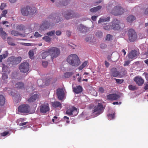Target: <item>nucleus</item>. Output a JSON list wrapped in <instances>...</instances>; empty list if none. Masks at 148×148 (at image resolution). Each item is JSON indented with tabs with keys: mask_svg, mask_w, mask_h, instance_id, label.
<instances>
[{
	"mask_svg": "<svg viewBox=\"0 0 148 148\" xmlns=\"http://www.w3.org/2000/svg\"><path fill=\"white\" fill-rule=\"evenodd\" d=\"M6 6L5 3H1V5L0 6V9L1 10H3Z\"/></svg>",
	"mask_w": 148,
	"mask_h": 148,
	"instance_id": "nucleus-43",
	"label": "nucleus"
},
{
	"mask_svg": "<svg viewBox=\"0 0 148 148\" xmlns=\"http://www.w3.org/2000/svg\"><path fill=\"white\" fill-rule=\"evenodd\" d=\"M30 10H29V11H30V12H32V10L34 9H35V13L36 12V8H34V7H30Z\"/></svg>",
	"mask_w": 148,
	"mask_h": 148,
	"instance_id": "nucleus-59",
	"label": "nucleus"
},
{
	"mask_svg": "<svg viewBox=\"0 0 148 148\" xmlns=\"http://www.w3.org/2000/svg\"><path fill=\"white\" fill-rule=\"evenodd\" d=\"M28 54L29 58L31 59H33V56L34 55L33 51L32 50H30Z\"/></svg>",
	"mask_w": 148,
	"mask_h": 148,
	"instance_id": "nucleus-37",
	"label": "nucleus"
},
{
	"mask_svg": "<svg viewBox=\"0 0 148 148\" xmlns=\"http://www.w3.org/2000/svg\"><path fill=\"white\" fill-rule=\"evenodd\" d=\"M129 39L130 41L134 42L136 38V34L134 30L130 29L128 31Z\"/></svg>",
	"mask_w": 148,
	"mask_h": 148,
	"instance_id": "nucleus-7",
	"label": "nucleus"
},
{
	"mask_svg": "<svg viewBox=\"0 0 148 148\" xmlns=\"http://www.w3.org/2000/svg\"><path fill=\"white\" fill-rule=\"evenodd\" d=\"M138 54V52L136 50L132 51L128 55L129 59L133 60L136 58L137 57Z\"/></svg>",
	"mask_w": 148,
	"mask_h": 148,
	"instance_id": "nucleus-12",
	"label": "nucleus"
},
{
	"mask_svg": "<svg viewBox=\"0 0 148 148\" xmlns=\"http://www.w3.org/2000/svg\"><path fill=\"white\" fill-rule=\"evenodd\" d=\"M49 50L51 58L52 59L58 57L60 53V50L55 47H51L49 49Z\"/></svg>",
	"mask_w": 148,
	"mask_h": 148,
	"instance_id": "nucleus-3",
	"label": "nucleus"
},
{
	"mask_svg": "<svg viewBox=\"0 0 148 148\" xmlns=\"http://www.w3.org/2000/svg\"><path fill=\"white\" fill-rule=\"evenodd\" d=\"M7 13V10H4L3 11L1 15V16L2 17H5L6 14Z\"/></svg>",
	"mask_w": 148,
	"mask_h": 148,
	"instance_id": "nucleus-42",
	"label": "nucleus"
},
{
	"mask_svg": "<svg viewBox=\"0 0 148 148\" xmlns=\"http://www.w3.org/2000/svg\"><path fill=\"white\" fill-rule=\"evenodd\" d=\"M17 0H9V1L12 3H15Z\"/></svg>",
	"mask_w": 148,
	"mask_h": 148,
	"instance_id": "nucleus-62",
	"label": "nucleus"
},
{
	"mask_svg": "<svg viewBox=\"0 0 148 148\" xmlns=\"http://www.w3.org/2000/svg\"><path fill=\"white\" fill-rule=\"evenodd\" d=\"M77 30L80 32H86L89 31V28L82 24H81L78 25Z\"/></svg>",
	"mask_w": 148,
	"mask_h": 148,
	"instance_id": "nucleus-14",
	"label": "nucleus"
},
{
	"mask_svg": "<svg viewBox=\"0 0 148 148\" xmlns=\"http://www.w3.org/2000/svg\"><path fill=\"white\" fill-rule=\"evenodd\" d=\"M19 69L21 72L27 74L29 70V64L27 62H23L19 66Z\"/></svg>",
	"mask_w": 148,
	"mask_h": 148,
	"instance_id": "nucleus-4",
	"label": "nucleus"
},
{
	"mask_svg": "<svg viewBox=\"0 0 148 148\" xmlns=\"http://www.w3.org/2000/svg\"><path fill=\"white\" fill-rule=\"evenodd\" d=\"M8 77L6 73H3L2 76V81L4 83H7L8 82Z\"/></svg>",
	"mask_w": 148,
	"mask_h": 148,
	"instance_id": "nucleus-19",
	"label": "nucleus"
},
{
	"mask_svg": "<svg viewBox=\"0 0 148 148\" xmlns=\"http://www.w3.org/2000/svg\"><path fill=\"white\" fill-rule=\"evenodd\" d=\"M49 55H50V53L49 51V49L42 53L41 54L42 57L43 59H45L47 56Z\"/></svg>",
	"mask_w": 148,
	"mask_h": 148,
	"instance_id": "nucleus-23",
	"label": "nucleus"
},
{
	"mask_svg": "<svg viewBox=\"0 0 148 148\" xmlns=\"http://www.w3.org/2000/svg\"><path fill=\"white\" fill-rule=\"evenodd\" d=\"M31 44L29 43H22V45L26 46H30L31 45Z\"/></svg>",
	"mask_w": 148,
	"mask_h": 148,
	"instance_id": "nucleus-57",
	"label": "nucleus"
},
{
	"mask_svg": "<svg viewBox=\"0 0 148 148\" xmlns=\"http://www.w3.org/2000/svg\"><path fill=\"white\" fill-rule=\"evenodd\" d=\"M42 39L46 42H50L51 41V38L47 36L43 37Z\"/></svg>",
	"mask_w": 148,
	"mask_h": 148,
	"instance_id": "nucleus-30",
	"label": "nucleus"
},
{
	"mask_svg": "<svg viewBox=\"0 0 148 148\" xmlns=\"http://www.w3.org/2000/svg\"><path fill=\"white\" fill-rule=\"evenodd\" d=\"M97 17L98 16H92L91 17V19L93 21H96Z\"/></svg>",
	"mask_w": 148,
	"mask_h": 148,
	"instance_id": "nucleus-53",
	"label": "nucleus"
},
{
	"mask_svg": "<svg viewBox=\"0 0 148 148\" xmlns=\"http://www.w3.org/2000/svg\"><path fill=\"white\" fill-rule=\"evenodd\" d=\"M145 89L146 90L148 89V84H146L145 87Z\"/></svg>",
	"mask_w": 148,
	"mask_h": 148,
	"instance_id": "nucleus-64",
	"label": "nucleus"
},
{
	"mask_svg": "<svg viewBox=\"0 0 148 148\" xmlns=\"http://www.w3.org/2000/svg\"><path fill=\"white\" fill-rule=\"evenodd\" d=\"M8 53L7 51H5L2 55H0V62H1L2 60L6 58L8 55Z\"/></svg>",
	"mask_w": 148,
	"mask_h": 148,
	"instance_id": "nucleus-24",
	"label": "nucleus"
},
{
	"mask_svg": "<svg viewBox=\"0 0 148 148\" xmlns=\"http://www.w3.org/2000/svg\"><path fill=\"white\" fill-rule=\"evenodd\" d=\"M88 63L87 61H86L84 62L79 67L78 69L79 70H82L87 65Z\"/></svg>",
	"mask_w": 148,
	"mask_h": 148,
	"instance_id": "nucleus-29",
	"label": "nucleus"
},
{
	"mask_svg": "<svg viewBox=\"0 0 148 148\" xmlns=\"http://www.w3.org/2000/svg\"><path fill=\"white\" fill-rule=\"evenodd\" d=\"M55 32L54 30L49 31L46 33V35L49 36H52L55 35Z\"/></svg>",
	"mask_w": 148,
	"mask_h": 148,
	"instance_id": "nucleus-31",
	"label": "nucleus"
},
{
	"mask_svg": "<svg viewBox=\"0 0 148 148\" xmlns=\"http://www.w3.org/2000/svg\"><path fill=\"white\" fill-rule=\"evenodd\" d=\"M17 28L20 30H21L23 29V25H22L18 26Z\"/></svg>",
	"mask_w": 148,
	"mask_h": 148,
	"instance_id": "nucleus-56",
	"label": "nucleus"
},
{
	"mask_svg": "<svg viewBox=\"0 0 148 148\" xmlns=\"http://www.w3.org/2000/svg\"><path fill=\"white\" fill-rule=\"evenodd\" d=\"M112 36L110 34H108L107 35L106 39L107 40L109 41L112 40Z\"/></svg>",
	"mask_w": 148,
	"mask_h": 148,
	"instance_id": "nucleus-40",
	"label": "nucleus"
},
{
	"mask_svg": "<svg viewBox=\"0 0 148 148\" xmlns=\"http://www.w3.org/2000/svg\"><path fill=\"white\" fill-rule=\"evenodd\" d=\"M63 15L64 17L66 19H72L76 16V14L73 11L69 10L64 12Z\"/></svg>",
	"mask_w": 148,
	"mask_h": 148,
	"instance_id": "nucleus-6",
	"label": "nucleus"
},
{
	"mask_svg": "<svg viewBox=\"0 0 148 148\" xmlns=\"http://www.w3.org/2000/svg\"><path fill=\"white\" fill-rule=\"evenodd\" d=\"M103 27L104 29L107 30H110L111 29H112V25L110 24H108V25H104Z\"/></svg>",
	"mask_w": 148,
	"mask_h": 148,
	"instance_id": "nucleus-25",
	"label": "nucleus"
},
{
	"mask_svg": "<svg viewBox=\"0 0 148 148\" xmlns=\"http://www.w3.org/2000/svg\"><path fill=\"white\" fill-rule=\"evenodd\" d=\"M24 86V85L23 83L18 82L15 85V87L16 88H22Z\"/></svg>",
	"mask_w": 148,
	"mask_h": 148,
	"instance_id": "nucleus-28",
	"label": "nucleus"
},
{
	"mask_svg": "<svg viewBox=\"0 0 148 148\" xmlns=\"http://www.w3.org/2000/svg\"><path fill=\"white\" fill-rule=\"evenodd\" d=\"M38 97V95L36 93H35L31 96L28 101L29 102H34L36 101Z\"/></svg>",
	"mask_w": 148,
	"mask_h": 148,
	"instance_id": "nucleus-18",
	"label": "nucleus"
},
{
	"mask_svg": "<svg viewBox=\"0 0 148 148\" xmlns=\"http://www.w3.org/2000/svg\"><path fill=\"white\" fill-rule=\"evenodd\" d=\"M11 34L15 36H18L20 35V33L17 31L15 30H12L11 32Z\"/></svg>",
	"mask_w": 148,
	"mask_h": 148,
	"instance_id": "nucleus-35",
	"label": "nucleus"
},
{
	"mask_svg": "<svg viewBox=\"0 0 148 148\" xmlns=\"http://www.w3.org/2000/svg\"><path fill=\"white\" fill-rule=\"evenodd\" d=\"M144 62L148 66V59L145 60Z\"/></svg>",
	"mask_w": 148,
	"mask_h": 148,
	"instance_id": "nucleus-63",
	"label": "nucleus"
},
{
	"mask_svg": "<svg viewBox=\"0 0 148 148\" xmlns=\"http://www.w3.org/2000/svg\"><path fill=\"white\" fill-rule=\"evenodd\" d=\"M101 8V6L99 5L90 8V11L91 12H96L100 10Z\"/></svg>",
	"mask_w": 148,
	"mask_h": 148,
	"instance_id": "nucleus-21",
	"label": "nucleus"
},
{
	"mask_svg": "<svg viewBox=\"0 0 148 148\" xmlns=\"http://www.w3.org/2000/svg\"><path fill=\"white\" fill-rule=\"evenodd\" d=\"M115 4V3L114 1L108 3L106 7L108 11L115 16L123 14L124 11L123 8L119 5H117L113 7Z\"/></svg>",
	"mask_w": 148,
	"mask_h": 148,
	"instance_id": "nucleus-1",
	"label": "nucleus"
},
{
	"mask_svg": "<svg viewBox=\"0 0 148 148\" xmlns=\"http://www.w3.org/2000/svg\"><path fill=\"white\" fill-rule=\"evenodd\" d=\"M112 29L114 30H118L120 28V21L119 20L116 19H114L112 22Z\"/></svg>",
	"mask_w": 148,
	"mask_h": 148,
	"instance_id": "nucleus-9",
	"label": "nucleus"
},
{
	"mask_svg": "<svg viewBox=\"0 0 148 148\" xmlns=\"http://www.w3.org/2000/svg\"><path fill=\"white\" fill-rule=\"evenodd\" d=\"M130 63V61L129 60H127L126 61L124 64V66H127Z\"/></svg>",
	"mask_w": 148,
	"mask_h": 148,
	"instance_id": "nucleus-52",
	"label": "nucleus"
},
{
	"mask_svg": "<svg viewBox=\"0 0 148 148\" xmlns=\"http://www.w3.org/2000/svg\"><path fill=\"white\" fill-rule=\"evenodd\" d=\"M95 35L99 37H101L103 35V33L101 31H97L95 33Z\"/></svg>",
	"mask_w": 148,
	"mask_h": 148,
	"instance_id": "nucleus-38",
	"label": "nucleus"
},
{
	"mask_svg": "<svg viewBox=\"0 0 148 148\" xmlns=\"http://www.w3.org/2000/svg\"><path fill=\"white\" fill-rule=\"evenodd\" d=\"M110 16H101L98 21V23L100 25H103L106 24L105 22H108L110 21Z\"/></svg>",
	"mask_w": 148,
	"mask_h": 148,
	"instance_id": "nucleus-10",
	"label": "nucleus"
},
{
	"mask_svg": "<svg viewBox=\"0 0 148 148\" xmlns=\"http://www.w3.org/2000/svg\"><path fill=\"white\" fill-rule=\"evenodd\" d=\"M66 60L69 64L74 66H78L80 62L78 56L75 54L69 55L67 58Z\"/></svg>",
	"mask_w": 148,
	"mask_h": 148,
	"instance_id": "nucleus-2",
	"label": "nucleus"
},
{
	"mask_svg": "<svg viewBox=\"0 0 148 148\" xmlns=\"http://www.w3.org/2000/svg\"><path fill=\"white\" fill-rule=\"evenodd\" d=\"M99 91L101 93H103L104 92V90L102 87L99 88Z\"/></svg>",
	"mask_w": 148,
	"mask_h": 148,
	"instance_id": "nucleus-51",
	"label": "nucleus"
},
{
	"mask_svg": "<svg viewBox=\"0 0 148 148\" xmlns=\"http://www.w3.org/2000/svg\"><path fill=\"white\" fill-rule=\"evenodd\" d=\"M71 32L69 30H67L66 32V34L68 36H69L71 35Z\"/></svg>",
	"mask_w": 148,
	"mask_h": 148,
	"instance_id": "nucleus-55",
	"label": "nucleus"
},
{
	"mask_svg": "<svg viewBox=\"0 0 148 148\" xmlns=\"http://www.w3.org/2000/svg\"><path fill=\"white\" fill-rule=\"evenodd\" d=\"M34 36L36 37H39L42 36V35L39 34L38 32H35L34 34Z\"/></svg>",
	"mask_w": 148,
	"mask_h": 148,
	"instance_id": "nucleus-47",
	"label": "nucleus"
},
{
	"mask_svg": "<svg viewBox=\"0 0 148 148\" xmlns=\"http://www.w3.org/2000/svg\"><path fill=\"white\" fill-rule=\"evenodd\" d=\"M55 22L58 23L62 21V18H60L59 16H56L55 17Z\"/></svg>",
	"mask_w": 148,
	"mask_h": 148,
	"instance_id": "nucleus-39",
	"label": "nucleus"
},
{
	"mask_svg": "<svg viewBox=\"0 0 148 148\" xmlns=\"http://www.w3.org/2000/svg\"><path fill=\"white\" fill-rule=\"evenodd\" d=\"M49 26V23L48 21H44L40 25L39 30L42 32L46 29H48Z\"/></svg>",
	"mask_w": 148,
	"mask_h": 148,
	"instance_id": "nucleus-11",
	"label": "nucleus"
},
{
	"mask_svg": "<svg viewBox=\"0 0 148 148\" xmlns=\"http://www.w3.org/2000/svg\"><path fill=\"white\" fill-rule=\"evenodd\" d=\"M42 65L44 67H46L48 65V62L47 61H43L42 62Z\"/></svg>",
	"mask_w": 148,
	"mask_h": 148,
	"instance_id": "nucleus-46",
	"label": "nucleus"
},
{
	"mask_svg": "<svg viewBox=\"0 0 148 148\" xmlns=\"http://www.w3.org/2000/svg\"><path fill=\"white\" fill-rule=\"evenodd\" d=\"M57 95L58 98L60 100H62L64 97V93L63 90L62 89H58L57 90Z\"/></svg>",
	"mask_w": 148,
	"mask_h": 148,
	"instance_id": "nucleus-13",
	"label": "nucleus"
},
{
	"mask_svg": "<svg viewBox=\"0 0 148 148\" xmlns=\"http://www.w3.org/2000/svg\"><path fill=\"white\" fill-rule=\"evenodd\" d=\"M91 38L90 37H87L85 38V40L87 42H90L91 41Z\"/></svg>",
	"mask_w": 148,
	"mask_h": 148,
	"instance_id": "nucleus-54",
	"label": "nucleus"
},
{
	"mask_svg": "<svg viewBox=\"0 0 148 148\" xmlns=\"http://www.w3.org/2000/svg\"><path fill=\"white\" fill-rule=\"evenodd\" d=\"M38 86L40 87H42L44 86L43 81L41 79H40L37 81Z\"/></svg>",
	"mask_w": 148,
	"mask_h": 148,
	"instance_id": "nucleus-32",
	"label": "nucleus"
},
{
	"mask_svg": "<svg viewBox=\"0 0 148 148\" xmlns=\"http://www.w3.org/2000/svg\"><path fill=\"white\" fill-rule=\"evenodd\" d=\"M129 89L132 90H134L135 88V86L132 85H130L129 86Z\"/></svg>",
	"mask_w": 148,
	"mask_h": 148,
	"instance_id": "nucleus-49",
	"label": "nucleus"
},
{
	"mask_svg": "<svg viewBox=\"0 0 148 148\" xmlns=\"http://www.w3.org/2000/svg\"><path fill=\"white\" fill-rule=\"evenodd\" d=\"M12 64H17L19 63L21 61V57L15 58L12 57L9 58Z\"/></svg>",
	"mask_w": 148,
	"mask_h": 148,
	"instance_id": "nucleus-15",
	"label": "nucleus"
},
{
	"mask_svg": "<svg viewBox=\"0 0 148 148\" xmlns=\"http://www.w3.org/2000/svg\"><path fill=\"white\" fill-rule=\"evenodd\" d=\"M144 13L146 15H148V8H147L144 12Z\"/></svg>",
	"mask_w": 148,
	"mask_h": 148,
	"instance_id": "nucleus-58",
	"label": "nucleus"
},
{
	"mask_svg": "<svg viewBox=\"0 0 148 148\" xmlns=\"http://www.w3.org/2000/svg\"><path fill=\"white\" fill-rule=\"evenodd\" d=\"M119 97V96L116 94H110L107 96V98L108 100L113 101L117 99Z\"/></svg>",
	"mask_w": 148,
	"mask_h": 148,
	"instance_id": "nucleus-17",
	"label": "nucleus"
},
{
	"mask_svg": "<svg viewBox=\"0 0 148 148\" xmlns=\"http://www.w3.org/2000/svg\"><path fill=\"white\" fill-rule=\"evenodd\" d=\"M56 35L58 36H60L62 34V32L60 30H57L55 33Z\"/></svg>",
	"mask_w": 148,
	"mask_h": 148,
	"instance_id": "nucleus-45",
	"label": "nucleus"
},
{
	"mask_svg": "<svg viewBox=\"0 0 148 148\" xmlns=\"http://www.w3.org/2000/svg\"><path fill=\"white\" fill-rule=\"evenodd\" d=\"M107 47V45L105 43H102L100 45V48L102 49H105Z\"/></svg>",
	"mask_w": 148,
	"mask_h": 148,
	"instance_id": "nucleus-44",
	"label": "nucleus"
},
{
	"mask_svg": "<svg viewBox=\"0 0 148 148\" xmlns=\"http://www.w3.org/2000/svg\"><path fill=\"white\" fill-rule=\"evenodd\" d=\"M5 99L3 96L0 95V102H5Z\"/></svg>",
	"mask_w": 148,
	"mask_h": 148,
	"instance_id": "nucleus-48",
	"label": "nucleus"
},
{
	"mask_svg": "<svg viewBox=\"0 0 148 148\" xmlns=\"http://www.w3.org/2000/svg\"><path fill=\"white\" fill-rule=\"evenodd\" d=\"M8 39V44L11 46H15V44L13 43L12 42V39L10 37H8L7 38Z\"/></svg>",
	"mask_w": 148,
	"mask_h": 148,
	"instance_id": "nucleus-26",
	"label": "nucleus"
},
{
	"mask_svg": "<svg viewBox=\"0 0 148 148\" xmlns=\"http://www.w3.org/2000/svg\"><path fill=\"white\" fill-rule=\"evenodd\" d=\"M110 74L111 77L121 78L123 77L124 76L123 75L121 74L115 68H113L111 69Z\"/></svg>",
	"mask_w": 148,
	"mask_h": 148,
	"instance_id": "nucleus-8",
	"label": "nucleus"
},
{
	"mask_svg": "<svg viewBox=\"0 0 148 148\" xmlns=\"http://www.w3.org/2000/svg\"><path fill=\"white\" fill-rule=\"evenodd\" d=\"M135 19V17L132 15H129L126 19L127 21L129 23H132Z\"/></svg>",
	"mask_w": 148,
	"mask_h": 148,
	"instance_id": "nucleus-22",
	"label": "nucleus"
},
{
	"mask_svg": "<svg viewBox=\"0 0 148 148\" xmlns=\"http://www.w3.org/2000/svg\"><path fill=\"white\" fill-rule=\"evenodd\" d=\"M0 35L3 40H5V39L7 36V34L5 32L3 31V32H1L0 33Z\"/></svg>",
	"mask_w": 148,
	"mask_h": 148,
	"instance_id": "nucleus-34",
	"label": "nucleus"
},
{
	"mask_svg": "<svg viewBox=\"0 0 148 148\" xmlns=\"http://www.w3.org/2000/svg\"><path fill=\"white\" fill-rule=\"evenodd\" d=\"M73 91L76 93L78 94L81 92L82 91V87L80 86H78L75 88H73Z\"/></svg>",
	"mask_w": 148,
	"mask_h": 148,
	"instance_id": "nucleus-20",
	"label": "nucleus"
},
{
	"mask_svg": "<svg viewBox=\"0 0 148 148\" xmlns=\"http://www.w3.org/2000/svg\"><path fill=\"white\" fill-rule=\"evenodd\" d=\"M53 79L51 78L47 79L45 81V84L46 85L53 83Z\"/></svg>",
	"mask_w": 148,
	"mask_h": 148,
	"instance_id": "nucleus-27",
	"label": "nucleus"
},
{
	"mask_svg": "<svg viewBox=\"0 0 148 148\" xmlns=\"http://www.w3.org/2000/svg\"><path fill=\"white\" fill-rule=\"evenodd\" d=\"M78 81L79 82H81L82 81V77H79L77 78Z\"/></svg>",
	"mask_w": 148,
	"mask_h": 148,
	"instance_id": "nucleus-60",
	"label": "nucleus"
},
{
	"mask_svg": "<svg viewBox=\"0 0 148 148\" xmlns=\"http://www.w3.org/2000/svg\"><path fill=\"white\" fill-rule=\"evenodd\" d=\"M105 64L106 65V66L107 67H108L109 66V63L107 62L106 61H105Z\"/></svg>",
	"mask_w": 148,
	"mask_h": 148,
	"instance_id": "nucleus-61",
	"label": "nucleus"
},
{
	"mask_svg": "<svg viewBox=\"0 0 148 148\" xmlns=\"http://www.w3.org/2000/svg\"><path fill=\"white\" fill-rule=\"evenodd\" d=\"M73 73L72 72H67L64 74V76L66 78H69L73 75Z\"/></svg>",
	"mask_w": 148,
	"mask_h": 148,
	"instance_id": "nucleus-33",
	"label": "nucleus"
},
{
	"mask_svg": "<svg viewBox=\"0 0 148 148\" xmlns=\"http://www.w3.org/2000/svg\"><path fill=\"white\" fill-rule=\"evenodd\" d=\"M2 70L3 72L7 73L8 71V68L7 66L5 65H3Z\"/></svg>",
	"mask_w": 148,
	"mask_h": 148,
	"instance_id": "nucleus-36",
	"label": "nucleus"
},
{
	"mask_svg": "<svg viewBox=\"0 0 148 148\" xmlns=\"http://www.w3.org/2000/svg\"><path fill=\"white\" fill-rule=\"evenodd\" d=\"M30 10V6H27L25 8H23L21 10L22 14L25 16H27L28 15H32L35 13V10L34 9L32 12H30L29 10Z\"/></svg>",
	"mask_w": 148,
	"mask_h": 148,
	"instance_id": "nucleus-5",
	"label": "nucleus"
},
{
	"mask_svg": "<svg viewBox=\"0 0 148 148\" xmlns=\"http://www.w3.org/2000/svg\"><path fill=\"white\" fill-rule=\"evenodd\" d=\"M137 84L139 86H141L144 83L143 79L140 76L135 77L134 79Z\"/></svg>",
	"mask_w": 148,
	"mask_h": 148,
	"instance_id": "nucleus-16",
	"label": "nucleus"
},
{
	"mask_svg": "<svg viewBox=\"0 0 148 148\" xmlns=\"http://www.w3.org/2000/svg\"><path fill=\"white\" fill-rule=\"evenodd\" d=\"M114 79L116 81V82L117 83H118L119 84H121L124 81V80L123 79H118L115 78Z\"/></svg>",
	"mask_w": 148,
	"mask_h": 148,
	"instance_id": "nucleus-41",
	"label": "nucleus"
},
{
	"mask_svg": "<svg viewBox=\"0 0 148 148\" xmlns=\"http://www.w3.org/2000/svg\"><path fill=\"white\" fill-rule=\"evenodd\" d=\"M10 94L11 95H12L13 97H16V93H15L14 90L12 91Z\"/></svg>",
	"mask_w": 148,
	"mask_h": 148,
	"instance_id": "nucleus-50",
	"label": "nucleus"
}]
</instances>
